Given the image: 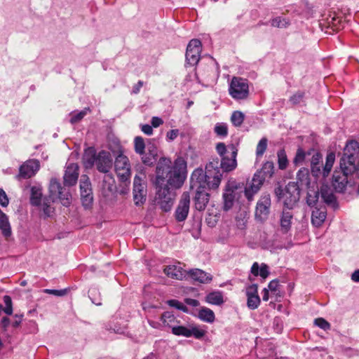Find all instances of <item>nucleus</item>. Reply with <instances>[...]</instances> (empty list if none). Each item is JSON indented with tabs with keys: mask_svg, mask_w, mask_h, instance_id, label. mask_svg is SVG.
<instances>
[{
	"mask_svg": "<svg viewBox=\"0 0 359 359\" xmlns=\"http://www.w3.org/2000/svg\"><path fill=\"white\" fill-rule=\"evenodd\" d=\"M141 129L142 131L147 135H151L153 133V128L152 126L150 125H142Z\"/></svg>",
	"mask_w": 359,
	"mask_h": 359,
	"instance_id": "59",
	"label": "nucleus"
},
{
	"mask_svg": "<svg viewBox=\"0 0 359 359\" xmlns=\"http://www.w3.org/2000/svg\"><path fill=\"white\" fill-rule=\"evenodd\" d=\"M81 199L85 208H89L93 203V197L91 183L86 175H82L80 181Z\"/></svg>",
	"mask_w": 359,
	"mask_h": 359,
	"instance_id": "12",
	"label": "nucleus"
},
{
	"mask_svg": "<svg viewBox=\"0 0 359 359\" xmlns=\"http://www.w3.org/2000/svg\"><path fill=\"white\" fill-rule=\"evenodd\" d=\"M50 198L54 200L55 198H58L63 205L67 207L71 203V194L69 191L62 187L60 182L55 179L52 178L49 184Z\"/></svg>",
	"mask_w": 359,
	"mask_h": 359,
	"instance_id": "9",
	"label": "nucleus"
},
{
	"mask_svg": "<svg viewBox=\"0 0 359 359\" xmlns=\"http://www.w3.org/2000/svg\"><path fill=\"white\" fill-rule=\"evenodd\" d=\"M257 172L260 173V175L266 178H271L274 173V164L272 161H266L264 163L260 170Z\"/></svg>",
	"mask_w": 359,
	"mask_h": 359,
	"instance_id": "35",
	"label": "nucleus"
},
{
	"mask_svg": "<svg viewBox=\"0 0 359 359\" xmlns=\"http://www.w3.org/2000/svg\"><path fill=\"white\" fill-rule=\"evenodd\" d=\"M231 151V156L227 155L221 158H212L205 166V170L197 168L194 171V179L201 180L205 177L213 180V187H219L222 180L223 172H229L235 170L237 167L236 157L238 149L234 144L228 146Z\"/></svg>",
	"mask_w": 359,
	"mask_h": 359,
	"instance_id": "2",
	"label": "nucleus"
},
{
	"mask_svg": "<svg viewBox=\"0 0 359 359\" xmlns=\"http://www.w3.org/2000/svg\"><path fill=\"white\" fill-rule=\"evenodd\" d=\"M304 97V93L302 91H298L294 93L292 96L290 97V102L292 104H297L300 103Z\"/></svg>",
	"mask_w": 359,
	"mask_h": 359,
	"instance_id": "48",
	"label": "nucleus"
},
{
	"mask_svg": "<svg viewBox=\"0 0 359 359\" xmlns=\"http://www.w3.org/2000/svg\"><path fill=\"white\" fill-rule=\"evenodd\" d=\"M205 301L210 304L221 305L224 303L222 292L219 291L212 292L206 296Z\"/></svg>",
	"mask_w": 359,
	"mask_h": 359,
	"instance_id": "32",
	"label": "nucleus"
},
{
	"mask_svg": "<svg viewBox=\"0 0 359 359\" xmlns=\"http://www.w3.org/2000/svg\"><path fill=\"white\" fill-rule=\"evenodd\" d=\"M170 161L163 160L156 167V184L163 185L165 180L167 184L174 189H179L183 184L185 180L186 163L182 158H177L172 166L170 165Z\"/></svg>",
	"mask_w": 359,
	"mask_h": 359,
	"instance_id": "3",
	"label": "nucleus"
},
{
	"mask_svg": "<svg viewBox=\"0 0 359 359\" xmlns=\"http://www.w3.org/2000/svg\"><path fill=\"white\" fill-rule=\"evenodd\" d=\"M158 188L157 195L161 200V205L164 211L167 212L171 209L172 205L173 196L170 191V187L168 184L158 185Z\"/></svg>",
	"mask_w": 359,
	"mask_h": 359,
	"instance_id": "15",
	"label": "nucleus"
},
{
	"mask_svg": "<svg viewBox=\"0 0 359 359\" xmlns=\"http://www.w3.org/2000/svg\"><path fill=\"white\" fill-rule=\"evenodd\" d=\"M245 115L240 111H235L231 116V121L236 127L241 126L244 121Z\"/></svg>",
	"mask_w": 359,
	"mask_h": 359,
	"instance_id": "40",
	"label": "nucleus"
},
{
	"mask_svg": "<svg viewBox=\"0 0 359 359\" xmlns=\"http://www.w3.org/2000/svg\"><path fill=\"white\" fill-rule=\"evenodd\" d=\"M4 302L6 304V307L4 309L3 308L4 312L7 315H11L13 313L11 298L8 295L4 296Z\"/></svg>",
	"mask_w": 359,
	"mask_h": 359,
	"instance_id": "49",
	"label": "nucleus"
},
{
	"mask_svg": "<svg viewBox=\"0 0 359 359\" xmlns=\"http://www.w3.org/2000/svg\"><path fill=\"white\" fill-rule=\"evenodd\" d=\"M216 151L219 156L222 158L224 156H226V151H227V147L223 142H219L216 144L215 147Z\"/></svg>",
	"mask_w": 359,
	"mask_h": 359,
	"instance_id": "52",
	"label": "nucleus"
},
{
	"mask_svg": "<svg viewBox=\"0 0 359 359\" xmlns=\"http://www.w3.org/2000/svg\"><path fill=\"white\" fill-rule=\"evenodd\" d=\"M278 167L280 170H284L287 168L288 161L285 150L280 149L278 151Z\"/></svg>",
	"mask_w": 359,
	"mask_h": 359,
	"instance_id": "43",
	"label": "nucleus"
},
{
	"mask_svg": "<svg viewBox=\"0 0 359 359\" xmlns=\"http://www.w3.org/2000/svg\"><path fill=\"white\" fill-rule=\"evenodd\" d=\"M163 271L168 277L172 278L182 280L184 276L182 269L176 265L167 266Z\"/></svg>",
	"mask_w": 359,
	"mask_h": 359,
	"instance_id": "28",
	"label": "nucleus"
},
{
	"mask_svg": "<svg viewBox=\"0 0 359 359\" xmlns=\"http://www.w3.org/2000/svg\"><path fill=\"white\" fill-rule=\"evenodd\" d=\"M251 273L257 276L259 275L263 279H265L269 275V267L265 264H262L260 267L257 262H255L251 267Z\"/></svg>",
	"mask_w": 359,
	"mask_h": 359,
	"instance_id": "30",
	"label": "nucleus"
},
{
	"mask_svg": "<svg viewBox=\"0 0 359 359\" xmlns=\"http://www.w3.org/2000/svg\"><path fill=\"white\" fill-rule=\"evenodd\" d=\"M148 323L149 324V325L151 327H152L153 328H155V329L163 330L164 328L163 323L161 320L155 321V320H149Z\"/></svg>",
	"mask_w": 359,
	"mask_h": 359,
	"instance_id": "57",
	"label": "nucleus"
},
{
	"mask_svg": "<svg viewBox=\"0 0 359 359\" xmlns=\"http://www.w3.org/2000/svg\"><path fill=\"white\" fill-rule=\"evenodd\" d=\"M179 135V130L172 129L169 130L166 134V137L169 141H173Z\"/></svg>",
	"mask_w": 359,
	"mask_h": 359,
	"instance_id": "56",
	"label": "nucleus"
},
{
	"mask_svg": "<svg viewBox=\"0 0 359 359\" xmlns=\"http://www.w3.org/2000/svg\"><path fill=\"white\" fill-rule=\"evenodd\" d=\"M320 194L323 201L327 204H333L336 201V197L332 190L327 186L322 187L320 189Z\"/></svg>",
	"mask_w": 359,
	"mask_h": 359,
	"instance_id": "36",
	"label": "nucleus"
},
{
	"mask_svg": "<svg viewBox=\"0 0 359 359\" xmlns=\"http://www.w3.org/2000/svg\"><path fill=\"white\" fill-rule=\"evenodd\" d=\"M172 334L177 336L184 337H194L197 339L203 338L205 334V330L196 325H188L187 326L176 325L172 327Z\"/></svg>",
	"mask_w": 359,
	"mask_h": 359,
	"instance_id": "11",
	"label": "nucleus"
},
{
	"mask_svg": "<svg viewBox=\"0 0 359 359\" xmlns=\"http://www.w3.org/2000/svg\"><path fill=\"white\" fill-rule=\"evenodd\" d=\"M15 320L13 323V326L14 327H18L20 325V324L21 323L22 316V315H20V316L15 315Z\"/></svg>",
	"mask_w": 359,
	"mask_h": 359,
	"instance_id": "63",
	"label": "nucleus"
},
{
	"mask_svg": "<svg viewBox=\"0 0 359 359\" xmlns=\"http://www.w3.org/2000/svg\"><path fill=\"white\" fill-rule=\"evenodd\" d=\"M0 229L3 236L6 238H8L11 234V227L8 221V218L5 213L0 210Z\"/></svg>",
	"mask_w": 359,
	"mask_h": 359,
	"instance_id": "27",
	"label": "nucleus"
},
{
	"mask_svg": "<svg viewBox=\"0 0 359 359\" xmlns=\"http://www.w3.org/2000/svg\"><path fill=\"white\" fill-rule=\"evenodd\" d=\"M307 154L311 156L310 166L312 175L316 177L320 176H323L324 178L327 177L333 167L335 154L330 152L327 155L325 165L323 167L322 154L314 149L309 150Z\"/></svg>",
	"mask_w": 359,
	"mask_h": 359,
	"instance_id": "5",
	"label": "nucleus"
},
{
	"mask_svg": "<svg viewBox=\"0 0 359 359\" xmlns=\"http://www.w3.org/2000/svg\"><path fill=\"white\" fill-rule=\"evenodd\" d=\"M292 214L289 210H284L282 212L280 224V229L283 233H287L291 228L292 219Z\"/></svg>",
	"mask_w": 359,
	"mask_h": 359,
	"instance_id": "26",
	"label": "nucleus"
},
{
	"mask_svg": "<svg viewBox=\"0 0 359 359\" xmlns=\"http://www.w3.org/2000/svg\"><path fill=\"white\" fill-rule=\"evenodd\" d=\"M163 123V120L157 116H154L151 118V126L157 128Z\"/></svg>",
	"mask_w": 359,
	"mask_h": 359,
	"instance_id": "58",
	"label": "nucleus"
},
{
	"mask_svg": "<svg viewBox=\"0 0 359 359\" xmlns=\"http://www.w3.org/2000/svg\"><path fill=\"white\" fill-rule=\"evenodd\" d=\"M314 323L316 325L322 328L324 330H327L330 328V324L327 320L322 318H316L314 321Z\"/></svg>",
	"mask_w": 359,
	"mask_h": 359,
	"instance_id": "50",
	"label": "nucleus"
},
{
	"mask_svg": "<svg viewBox=\"0 0 359 359\" xmlns=\"http://www.w3.org/2000/svg\"><path fill=\"white\" fill-rule=\"evenodd\" d=\"M309 170L306 168L300 169L297 173V182L301 189L303 186H307L309 184Z\"/></svg>",
	"mask_w": 359,
	"mask_h": 359,
	"instance_id": "34",
	"label": "nucleus"
},
{
	"mask_svg": "<svg viewBox=\"0 0 359 359\" xmlns=\"http://www.w3.org/2000/svg\"><path fill=\"white\" fill-rule=\"evenodd\" d=\"M167 304L172 307H175L178 310L182 311L184 312L188 313L189 309L187 307L184 305L182 302H179L177 299H170L167 302Z\"/></svg>",
	"mask_w": 359,
	"mask_h": 359,
	"instance_id": "46",
	"label": "nucleus"
},
{
	"mask_svg": "<svg viewBox=\"0 0 359 359\" xmlns=\"http://www.w3.org/2000/svg\"><path fill=\"white\" fill-rule=\"evenodd\" d=\"M351 279L355 282H359V269L352 273Z\"/></svg>",
	"mask_w": 359,
	"mask_h": 359,
	"instance_id": "64",
	"label": "nucleus"
},
{
	"mask_svg": "<svg viewBox=\"0 0 359 359\" xmlns=\"http://www.w3.org/2000/svg\"><path fill=\"white\" fill-rule=\"evenodd\" d=\"M135 151L140 155L144 154L145 144L144 139L142 137H136L134 140Z\"/></svg>",
	"mask_w": 359,
	"mask_h": 359,
	"instance_id": "42",
	"label": "nucleus"
},
{
	"mask_svg": "<svg viewBox=\"0 0 359 359\" xmlns=\"http://www.w3.org/2000/svg\"><path fill=\"white\" fill-rule=\"evenodd\" d=\"M267 139L266 137L262 138L258 142L256 148L257 156H262L267 148Z\"/></svg>",
	"mask_w": 359,
	"mask_h": 359,
	"instance_id": "45",
	"label": "nucleus"
},
{
	"mask_svg": "<svg viewBox=\"0 0 359 359\" xmlns=\"http://www.w3.org/2000/svg\"><path fill=\"white\" fill-rule=\"evenodd\" d=\"M79 177V166L76 163H69L65 170L64 175V184L71 187L76 184Z\"/></svg>",
	"mask_w": 359,
	"mask_h": 359,
	"instance_id": "21",
	"label": "nucleus"
},
{
	"mask_svg": "<svg viewBox=\"0 0 359 359\" xmlns=\"http://www.w3.org/2000/svg\"><path fill=\"white\" fill-rule=\"evenodd\" d=\"M359 153V144L356 141L348 142L340 160L339 168L332 175L331 184L337 193H344L351 182V177L355 175L359 178V162L355 160Z\"/></svg>",
	"mask_w": 359,
	"mask_h": 359,
	"instance_id": "1",
	"label": "nucleus"
},
{
	"mask_svg": "<svg viewBox=\"0 0 359 359\" xmlns=\"http://www.w3.org/2000/svg\"><path fill=\"white\" fill-rule=\"evenodd\" d=\"M161 321L165 327H170L172 329L173 327H176V324L178 323L176 317L170 311H165L161 316Z\"/></svg>",
	"mask_w": 359,
	"mask_h": 359,
	"instance_id": "29",
	"label": "nucleus"
},
{
	"mask_svg": "<svg viewBox=\"0 0 359 359\" xmlns=\"http://www.w3.org/2000/svg\"><path fill=\"white\" fill-rule=\"evenodd\" d=\"M42 190L40 187L34 186L31 188L30 203L32 205L39 206L41 203Z\"/></svg>",
	"mask_w": 359,
	"mask_h": 359,
	"instance_id": "31",
	"label": "nucleus"
},
{
	"mask_svg": "<svg viewBox=\"0 0 359 359\" xmlns=\"http://www.w3.org/2000/svg\"><path fill=\"white\" fill-rule=\"evenodd\" d=\"M278 286V282L273 280L269 283L268 287L271 291H276Z\"/></svg>",
	"mask_w": 359,
	"mask_h": 359,
	"instance_id": "62",
	"label": "nucleus"
},
{
	"mask_svg": "<svg viewBox=\"0 0 359 359\" xmlns=\"http://www.w3.org/2000/svg\"><path fill=\"white\" fill-rule=\"evenodd\" d=\"M325 218L326 211L325 208H318L316 207L312 211L311 222L315 226L318 227L321 226Z\"/></svg>",
	"mask_w": 359,
	"mask_h": 359,
	"instance_id": "25",
	"label": "nucleus"
},
{
	"mask_svg": "<svg viewBox=\"0 0 359 359\" xmlns=\"http://www.w3.org/2000/svg\"><path fill=\"white\" fill-rule=\"evenodd\" d=\"M265 179L260 175L259 172H256L252 179V182L248 187L245 188V196L249 201L253 199V196L257 194L262 186Z\"/></svg>",
	"mask_w": 359,
	"mask_h": 359,
	"instance_id": "19",
	"label": "nucleus"
},
{
	"mask_svg": "<svg viewBox=\"0 0 359 359\" xmlns=\"http://www.w3.org/2000/svg\"><path fill=\"white\" fill-rule=\"evenodd\" d=\"M271 206V197L269 194H264L261 196L256 206L255 216L262 221L266 219Z\"/></svg>",
	"mask_w": 359,
	"mask_h": 359,
	"instance_id": "18",
	"label": "nucleus"
},
{
	"mask_svg": "<svg viewBox=\"0 0 359 359\" xmlns=\"http://www.w3.org/2000/svg\"><path fill=\"white\" fill-rule=\"evenodd\" d=\"M143 174L136 175L133 180V201L136 205H140L146 201L147 185Z\"/></svg>",
	"mask_w": 359,
	"mask_h": 359,
	"instance_id": "10",
	"label": "nucleus"
},
{
	"mask_svg": "<svg viewBox=\"0 0 359 359\" xmlns=\"http://www.w3.org/2000/svg\"><path fill=\"white\" fill-rule=\"evenodd\" d=\"M114 167L116 173L121 182V189L119 193L127 194L130 190L131 168L128 158L123 154H119L115 158Z\"/></svg>",
	"mask_w": 359,
	"mask_h": 359,
	"instance_id": "6",
	"label": "nucleus"
},
{
	"mask_svg": "<svg viewBox=\"0 0 359 359\" xmlns=\"http://www.w3.org/2000/svg\"><path fill=\"white\" fill-rule=\"evenodd\" d=\"M327 20L329 27L333 29V30H337L339 29L338 25L340 22V20L338 18L332 17L330 20L328 18Z\"/></svg>",
	"mask_w": 359,
	"mask_h": 359,
	"instance_id": "54",
	"label": "nucleus"
},
{
	"mask_svg": "<svg viewBox=\"0 0 359 359\" xmlns=\"http://www.w3.org/2000/svg\"><path fill=\"white\" fill-rule=\"evenodd\" d=\"M214 131L217 135L225 137L228 135V127L226 123H217L215 126Z\"/></svg>",
	"mask_w": 359,
	"mask_h": 359,
	"instance_id": "44",
	"label": "nucleus"
},
{
	"mask_svg": "<svg viewBox=\"0 0 359 359\" xmlns=\"http://www.w3.org/2000/svg\"><path fill=\"white\" fill-rule=\"evenodd\" d=\"M68 290H50V289H45L43 292L46 294H53L57 297H62L67 294Z\"/></svg>",
	"mask_w": 359,
	"mask_h": 359,
	"instance_id": "51",
	"label": "nucleus"
},
{
	"mask_svg": "<svg viewBox=\"0 0 359 359\" xmlns=\"http://www.w3.org/2000/svg\"><path fill=\"white\" fill-rule=\"evenodd\" d=\"M201 52V42L198 39H192L189 41L186 51L187 62L194 66L198 64Z\"/></svg>",
	"mask_w": 359,
	"mask_h": 359,
	"instance_id": "13",
	"label": "nucleus"
},
{
	"mask_svg": "<svg viewBox=\"0 0 359 359\" xmlns=\"http://www.w3.org/2000/svg\"><path fill=\"white\" fill-rule=\"evenodd\" d=\"M89 111L88 108H86L85 109L81 111L79 113L71 115L70 122L72 124H74L79 121H80L86 114L87 111Z\"/></svg>",
	"mask_w": 359,
	"mask_h": 359,
	"instance_id": "47",
	"label": "nucleus"
},
{
	"mask_svg": "<svg viewBox=\"0 0 359 359\" xmlns=\"http://www.w3.org/2000/svg\"><path fill=\"white\" fill-rule=\"evenodd\" d=\"M96 161L97 154L95 150L93 147L86 149L83 156L84 166L86 168H90L95 164Z\"/></svg>",
	"mask_w": 359,
	"mask_h": 359,
	"instance_id": "24",
	"label": "nucleus"
},
{
	"mask_svg": "<svg viewBox=\"0 0 359 359\" xmlns=\"http://www.w3.org/2000/svg\"><path fill=\"white\" fill-rule=\"evenodd\" d=\"M212 179L205 177L201 180L194 179V172L191 176V188L196 189V195L194 198V205L196 210L202 211L205 210L210 200V195L207 189H217L218 187L212 186Z\"/></svg>",
	"mask_w": 359,
	"mask_h": 359,
	"instance_id": "4",
	"label": "nucleus"
},
{
	"mask_svg": "<svg viewBox=\"0 0 359 359\" xmlns=\"http://www.w3.org/2000/svg\"><path fill=\"white\" fill-rule=\"evenodd\" d=\"M39 168V161L36 159L28 160L20 167L18 177L24 179L30 178L35 175Z\"/></svg>",
	"mask_w": 359,
	"mask_h": 359,
	"instance_id": "17",
	"label": "nucleus"
},
{
	"mask_svg": "<svg viewBox=\"0 0 359 359\" xmlns=\"http://www.w3.org/2000/svg\"><path fill=\"white\" fill-rule=\"evenodd\" d=\"M142 156V162L144 164L148 165H151L154 164L156 160V158H155L152 156H150L149 153L146 154H144Z\"/></svg>",
	"mask_w": 359,
	"mask_h": 359,
	"instance_id": "53",
	"label": "nucleus"
},
{
	"mask_svg": "<svg viewBox=\"0 0 359 359\" xmlns=\"http://www.w3.org/2000/svg\"><path fill=\"white\" fill-rule=\"evenodd\" d=\"M143 81H139L133 87L132 90L133 94H137L140 93L141 88L143 86Z\"/></svg>",
	"mask_w": 359,
	"mask_h": 359,
	"instance_id": "60",
	"label": "nucleus"
},
{
	"mask_svg": "<svg viewBox=\"0 0 359 359\" xmlns=\"http://www.w3.org/2000/svg\"><path fill=\"white\" fill-rule=\"evenodd\" d=\"M300 188L298 182H290L285 189L278 187L275 189V194L284 206L291 210L299 200Z\"/></svg>",
	"mask_w": 359,
	"mask_h": 359,
	"instance_id": "7",
	"label": "nucleus"
},
{
	"mask_svg": "<svg viewBox=\"0 0 359 359\" xmlns=\"http://www.w3.org/2000/svg\"><path fill=\"white\" fill-rule=\"evenodd\" d=\"M190 196L188 192H184L180 198L179 204L175 210V219L178 222L184 221L189 211Z\"/></svg>",
	"mask_w": 359,
	"mask_h": 359,
	"instance_id": "14",
	"label": "nucleus"
},
{
	"mask_svg": "<svg viewBox=\"0 0 359 359\" xmlns=\"http://www.w3.org/2000/svg\"><path fill=\"white\" fill-rule=\"evenodd\" d=\"M246 295L248 297L247 305L250 309H257L260 304V298L257 292V285H252L247 287Z\"/></svg>",
	"mask_w": 359,
	"mask_h": 359,
	"instance_id": "22",
	"label": "nucleus"
},
{
	"mask_svg": "<svg viewBox=\"0 0 359 359\" xmlns=\"http://www.w3.org/2000/svg\"><path fill=\"white\" fill-rule=\"evenodd\" d=\"M189 274L194 280L201 283H208L212 280L211 275L198 269L190 270Z\"/></svg>",
	"mask_w": 359,
	"mask_h": 359,
	"instance_id": "23",
	"label": "nucleus"
},
{
	"mask_svg": "<svg viewBox=\"0 0 359 359\" xmlns=\"http://www.w3.org/2000/svg\"><path fill=\"white\" fill-rule=\"evenodd\" d=\"M319 198L318 189H309L307 193L306 203L311 206L313 207L316 205Z\"/></svg>",
	"mask_w": 359,
	"mask_h": 359,
	"instance_id": "37",
	"label": "nucleus"
},
{
	"mask_svg": "<svg viewBox=\"0 0 359 359\" xmlns=\"http://www.w3.org/2000/svg\"><path fill=\"white\" fill-rule=\"evenodd\" d=\"M229 92L235 100H245L249 95V86L246 79L233 77L231 81Z\"/></svg>",
	"mask_w": 359,
	"mask_h": 359,
	"instance_id": "8",
	"label": "nucleus"
},
{
	"mask_svg": "<svg viewBox=\"0 0 359 359\" xmlns=\"http://www.w3.org/2000/svg\"><path fill=\"white\" fill-rule=\"evenodd\" d=\"M241 191H238V187L233 185H228L223 194L224 206L225 211L229 210L233 205L234 201L238 200Z\"/></svg>",
	"mask_w": 359,
	"mask_h": 359,
	"instance_id": "16",
	"label": "nucleus"
},
{
	"mask_svg": "<svg viewBox=\"0 0 359 359\" xmlns=\"http://www.w3.org/2000/svg\"><path fill=\"white\" fill-rule=\"evenodd\" d=\"M198 318L204 322L212 323L215 321V316L210 309L203 307L198 312Z\"/></svg>",
	"mask_w": 359,
	"mask_h": 359,
	"instance_id": "33",
	"label": "nucleus"
},
{
	"mask_svg": "<svg viewBox=\"0 0 359 359\" xmlns=\"http://www.w3.org/2000/svg\"><path fill=\"white\" fill-rule=\"evenodd\" d=\"M184 302L187 304H188L192 307H196L199 305V302L194 299L186 298L184 299Z\"/></svg>",
	"mask_w": 359,
	"mask_h": 359,
	"instance_id": "61",
	"label": "nucleus"
},
{
	"mask_svg": "<svg viewBox=\"0 0 359 359\" xmlns=\"http://www.w3.org/2000/svg\"><path fill=\"white\" fill-rule=\"evenodd\" d=\"M51 201L53 200L50 198H44L41 203L42 210L46 217H50L54 211V208L50 205Z\"/></svg>",
	"mask_w": 359,
	"mask_h": 359,
	"instance_id": "38",
	"label": "nucleus"
},
{
	"mask_svg": "<svg viewBox=\"0 0 359 359\" xmlns=\"http://www.w3.org/2000/svg\"><path fill=\"white\" fill-rule=\"evenodd\" d=\"M95 165L100 172H108L112 166V158L109 152L101 151L97 155Z\"/></svg>",
	"mask_w": 359,
	"mask_h": 359,
	"instance_id": "20",
	"label": "nucleus"
},
{
	"mask_svg": "<svg viewBox=\"0 0 359 359\" xmlns=\"http://www.w3.org/2000/svg\"><path fill=\"white\" fill-rule=\"evenodd\" d=\"M9 201L6 192L0 189V204L3 207H6L8 205Z\"/></svg>",
	"mask_w": 359,
	"mask_h": 359,
	"instance_id": "55",
	"label": "nucleus"
},
{
	"mask_svg": "<svg viewBox=\"0 0 359 359\" xmlns=\"http://www.w3.org/2000/svg\"><path fill=\"white\" fill-rule=\"evenodd\" d=\"M270 24L273 27L286 28L289 26L290 22L287 18L276 17L270 21Z\"/></svg>",
	"mask_w": 359,
	"mask_h": 359,
	"instance_id": "39",
	"label": "nucleus"
},
{
	"mask_svg": "<svg viewBox=\"0 0 359 359\" xmlns=\"http://www.w3.org/2000/svg\"><path fill=\"white\" fill-rule=\"evenodd\" d=\"M307 156H309L307 154V152H305L302 148H298L296 152V155L293 160L294 164L295 165H302L304 162Z\"/></svg>",
	"mask_w": 359,
	"mask_h": 359,
	"instance_id": "41",
	"label": "nucleus"
}]
</instances>
